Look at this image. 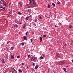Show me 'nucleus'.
Here are the masks:
<instances>
[{
    "instance_id": "obj_2",
    "label": "nucleus",
    "mask_w": 73,
    "mask_h": 73,
    "mask_svg": "<svg viewBox=\"0 0 73 73\" xmlns=\"http://www.w3.org/2000/svg\"><path fill=\"white\" fill-rule=\"evenodd\" d=\"M4 60H5V59L3 58V59H2L1 60V62L3 64H5V61H4Z\"/></svg>"
},
{
    "instance_id": "obj_14",
    "label": "nucleus",
    "mask_w": 73,
    "mask_h": 73,
    "mask_svg": "<svg viewBox=\"0 0 73 73\" xmlns=\"http://www.w3.org/2000/svg\"><path fill=\"white\" fill-rule=\"evenodd\" d=\"M39 17L40 19H42V17L40 15H39Z\"/></svg>"
},
{
    "instance_id": "obj_22",
    "label": "nucleus",
    "mask_w": 73,
    "mask_h": 73,
    "mask_svg": "<svg viewBox=\"0 0 73 73\" xmlns=\"http://www.w3.org/2000/svg\"><path fill=\"white\" fill-rule=\"evenodd\" d=\"M40 59H43L44 58V57L42 56H40Z\"/></svg>"
},
{
    "instance_id": "obj_7",
    "label": "nucleus",
    "mask_w": 73,
    "mask_h": 73,
    "mask_svg": "<svg viewBox=\"0 0 73 73\" xmlns=\"http://www.w3.org/2000/svg\"><path fill=\"white\" fill-rule=\"evenodd\" d=\"M26 25H27V24L25 23L24 24V25H23V28H24L25 27H26Z\"/></svg>"
},
{
    "instance_id": "obj_34",
    "label": "nucleus",
    "mask_w": 73,
    "mask_h": 73,
    "mask_svg": "<svg viewBox=\"0 0 73 73\" xmlns=\"http://www.w3.org/2000/svg\"><path fill=\"white\" fill-rule=\"evenodd\" d=\"M21 64H22V65H24V63H21Z\"/></svg>"
},
{
    "instance_id": "obj_35",
    "label": "nucleus",
    "mask_w": 73,
    "mask_h": 73,
    "mask_svg": "<svg viewBox=\"0 0 73 73\" xmlns=\"http://www.w3.org/2000/svg\"><path fill=\"white\" fill-rule=\"evenodd\" d=\"M34 25L35 26H36V24L34 23Z\"/></svg>"
},
{
    "instance_id": "obj_28",
    "label": "nucleus",
    "mask_w": 73,
    "mask_h": 73,
    "mask_svg": "<svg viewBox=\"0 0 73 73\" xmlns=\"http://www.w3.org/2000/svg\"><path fill=\"white\" fill-rule=\"evenodd\" d=\"M9 42H10V41H9L8 42H7V44H8H8H9Z\"/></svg>"
},
{
    "instance_id": "obj_20",
    "label": "nucleus",
    "mask_w": 73,
    "mask_h": 73,
    "mask_svg": "<svg viewBox=\"0 0 73 73\" xmlns=\"http://www.w3.org/2000/svg\"><path fill=\"white\" fill-rule=\"evenodd\" d=\"M52 5H53V6H55L56 5H55V4L53 3H52Z\"/></svg>"
},
{
    "instance_id": "obj_42",
    "label": "nucleus",
    "mask_w": 73,
    "mask_h": 73,
    "mask_svg": "<svg viewBox=\"0 0 73 73\" xmlns=\"http://www.w3.org/2000/svg\"><path fill=\"white\" fill-rule=\"evenodd\" d=\"M29 57H30V55H29L28 56V58H29Z\"/></svg>"
},
{
    "instance_id": "obj_54",
    "label": "nucleus",
    "mask_w": 73,
    "mask_h": 73,
    "mask_svg": "<svg viewBox=\"0 0 73 73\" xmlns=\"http://www.w3.org/2000/svg\"><path fill=\"white\" fill-rule=\"evenodd\" d=\"M43 57H45V56L44 55V56H43Z\"/></svg>"
},
{
    "instance_id": "obj_16",
    "label": "nucleus",
    "mask_w": 73,
    "mask_h": 73,
    "mask_svg": "<svg viewBox=\"0 0 73 73\" xmlns=\"http://www.w3.org/2000/svg\"><path fill=\"white\" fill-rule=\"evenodd\" d=\"M0 8H3V9H4V10H5V8H4L3 7H0Z\"/></svg>"
},
{
    "instance_id": "obj_15",
    "label": "nucleus",
    "mask_w": 73,
    "mask_h": 73,
    "mask_svg": "<svg viewBox=\"0 0 73 73\" xmlns=\"http://www.w3.org/2000/svg\"><path fill=\"white\" fill-rule=\"evenodd\" d=\"M48 8H50V5H49V4H48Z\"/></svg>"
},
{
    "instance_id": "obj_25",
    "label": "nucleus",
    "mask_w": 73,
    "mask_h": 73,
    "mask_svg": "<svg viewBox=\"0 0 73 73\" xmlns=\"http://www.w3.org/2000/svg\"><path fill=\"white\" fill-rule=\"evenodd\" d=\"M33 41V39H31V42H32V41Z\"/></svg>"
},
{
    "instance_id": "obj_58",
    "label": "nucleus",
    "mask_w": 73,
    "mask_h": 73,
    "mask_svg": "<svg viewBox=\"0 0 73 73\" xmlns=\"http://www.w3.org/2000/svg\"><path fill=\"white\" fill-rule=\"evenodd\" d=\"M72 13H73V12H72Z\"/></svg>"
},
{
    "instance_id": "obj_10",
    "label": "nucleus",
    "mask_w": 73,
    "mask_h": 73,
    "mask_svg": "<svg viewBox=\"0 0 73 73\" xmlns=\"http://www.w3.org/2000/svg\"><path fill=\"white\" fill-rule=\"evenodd\" d=\"M63 69L64 71H65L66 72V68H63Z\"/></svg>"
},
{
    "instance_id": "obj_50",
    "label": "nucleus",
    "mask_w": 73,
    "mask_h": 73,
    "mask_svg": "<svg viewBox=\"0 0 73 73\" xmlns=\"http://www.w3.org/2000/svg\"><path fill=\"white\" fill-rule=\"evenodd\" d=\"M3 3H4V2H5V1H3Z\"/></svg>"
},
{
    "instance_id": "obj_29",
    "label": "nucleus",
    "mask_w": 73,
    "mask_h": 73,
    "mask_svg": "<svg viewBox=\"0 0 73 73\" xmlns=\"http://www.w3.org/2000/svg\"><path fill=\"white\" fill-rule=\"evenodd\" d=\"M14 27H18V25H15L14 26Z\"/></svg>"
},
{
    "instance_id": "obj_5",
    "label": "nucleus",
    "mask_w": 73,
    "mask_h": 73,
    "mask_svg": "<svg viewBox=\"0 0 73 73\" xmlns=\"http://www.w3.org/2000/svg\"><path fill=\"white\" fill-rule=\"evenodd\" d=\"M38 65L37 64L36 65L35 67V69L36 70L38 68Z\"/></svg>"
},
{
    "instance_id": "obj_52",
    "label": "nucleus",
    "mask_w": 73,
    "mask_h": 73,
    "mask_svg": "<svg viewBox=\"0 0 73 73\" xmlns=\"http://www.w3.org/2000/svg\"><path fill=\"white\" fill-rule=\"evenodd\" d=\"M3 9H3V8L1 9V10H3Z\"/></svg>"
},
{
    "instance_id": "obj_53",
    "label": "nucleus",
    "mask_w": 73,
    "mask_h": 73,
    "mask_svg": "<svg viewBox=\"0 0 73 73\" xmlns=\"http://www.w3.org/2000/svg\"><path fill=\"white\" fill-rule=\"evenodd\" d=\"M12 73H14V71H12Z\"/></svg>"
},
{
    "instance_id": "obj_39",
    "label": "nucleus",
    "mask_w": 73,
    "mask_h": 73,
    "mask_svg": "<svg viewBox=\"0 0 73 73\" xmlns=\"http://www.w3.org/2000/svg\"><path fill=\"white\" fill-rule=\"evenodd\" d=\"M32 1H33V3L35 2V1H34V0H32Z\"/></svg>"
},
{
    "instance_id": "obj_62",
    "label": "nucleus",
    "mask_w": 73,
    "mask_h": 73,
    "mask_svg": "<svg viewBox=\"0 0 73 73\" xmlns=\"http://www.w3.org/2000/svg\"><path fill=\"white\" fill-rule=\"evenodd\" d=\"M31 50L32 51V50Z\"/></svg>"
},
{
    "instance_id": "obj_21",
    "label": "nucleus",
    "mask_w": 73,
    "mask_h": 73,
    "mask_svg": "<svg viewBox=\"0 0 73 73\" xmlns=\"http://www.w3.org/2000/svg\"><path fill=\"white\" fill-rule=\"evenodd\" d=\"M18 14L20 15H21V13L19 12L18 13Z\"/></svg>"
},
{
    "instance_id": "obj_27",
    "label": "nucleus",
    "mask_w": 73,
    "mask_h": 73,
    "mask_svg": "<svg viewBox=\"0 0 73 73\" xmlns=\"http://www.w3.org/2000/svg\"><path fill=\"white\" fill-rule=\"evenodd\" d=\"M55 27H56V28H58V26H56V25H55Z\"/></svg>"
},
{
    "instance_id": "obj_1",
    "label": "nucleus",
    "mask_w": 73,
    "mask_h": 73,
    "mask_svg": "<svg viewBox=\"0 0 73 73\" xmlns=\"http://www.w3.org/2000/svg\"><path fill=\"white\" fill-rule=\"evenodd\" d=\"M35 58H36V57H35V56H33L31 57V60L32 61H35Z\"/></svg>"
},
{
    "instance_id": "obj_43",
    "label": "nucleus",
    "mask_w": 73,
    "mask_h": 73,
    "mask_svg": "<svg viewBox=\"0 0 73 73\" xmlns=\"http://www.w3.org/2000/svg\"><path fill=\"white\" fill-rule=\"evenodd\" d=\"M33 65H34V66H35V63H33Z\"/></svg>"
},
{
    "instance_id": "obj_12",
    "label": "nucleus",
    "mask_w": 73,
    "mask_h": 73,
    "mask_svg": "<svg viewBox=\"0 0 73 73\" xmlns=\"http://www.w3.org/2000/svg\"><path fill=\"white\" fill-rule=\"evenodd\" d=\"M33 4L34 5H35V6H37V4L35 3V2L33 3Z\"/></svg>"
},
{
    "instance_id": "obj_59",
    "label": "nucleus",
    "mask_w": 73,
    "mask_h": 73,
    "mask_svg": "<svg viewBox=\"0 0 73 73\" xmlns=\"http://www.w3.org/2000/svg\"><path fill=\"white\" fill-rule=\"evenodd\" d=\"M3 0H1V1H3Z\"/></svg>"
},
{
    "instance_id": "obj_19",
    "label": "nucleus",
    "mask_w": 73,
    "mask_h": 73,
    "mask_svg": "<svg viewBox=\"0 0 73 73\" xmlns=\"http://www.w3.org/2000/svg\"><path fill=\"white\" fill-rule=\"evenodd\" d=\"M21 44L23 46L24 45V42L22 43Z\"/></svg>"
},
{
    "instance_id": "obj_47",
    "label": "nucleus",
    "mask_w": 73,
    "mask_h": 73,
    "mask_svg": "<svg viewBox=\"0 0 73 73\" xmlns=\"http://www.w3.org/2000/svg\"><path fill=\"white\" fill-rule=\"evenodd\" d=\"M62 64H64V62H62Z\"/></svg>"
},
{
    "instance_id": "obj_57",
    "label": "nucleus",
    "mask_w": 73,
    "mask_h": 73,
    "mask_svg": "<svg viewBox=\"0 0 73 73\" xmlns=\"http://www.w3.org/2000/svg\"><path fill=\"white\" fill-rule=\"evenodd\" d=\"M42 56H44V54H42Z\"/></svg>"
},
{
    "instance_id": "obj_41",
    "label": "nucleus",
    "mask_w": 73,
    "mask_h": 73,
    "mask_svg": "<svg viewBox=\"0 0 73 73\" xmlns=\"http://www.w3.org/2000/svg\"><path fill=\"white\" fill-rule=\"evenodd\" d=\"M21 2H19V3H18V4H21Z\"/></svg>"
},
{
    "instance_id": "obj_11",
    "label": "nucleus",
    "mask_w": 73,
    "mask_h": 73,
    "mask_svg": "<svg viewBox=\"0 0 73 73\" xmlns=\"http://www.w3.org/2000/svg\"><path fill=\"white\" fill-rule=\"evenodd\" d=\"M40 42H41V41H42V37H40Z\"/></svg>"
},
{
    "instance_id": "obj_38",
    "label": "nucleus",
    "mask_w": 73,
    "mask_h": 73,
    "mask_svg": "<svg viewBox=\"0 0 73 73\" xmlns=\"http://www.w3.org/2000/svg\"><path fill=\"white\" fill-rule=\"evenodd\" d=\"M19 24H22V22H20V23H19Z\"/></svg>"
},
{
    "instance_id": "obj_8",
    "label": "nucleus",
    "mask_w": 73,
    "mask_h": 73,
    "mask_svg": "<svg viewBox=\"0 0 73 73\" xmlns=\"http://www.w3.org/2000/svg\"><path fill=\"white\" fill-rule=\"evenodd\" d=\"M28 19H29V17H27L25 18L26 20H28Z\"/></svg>"
},
{
    "instance_id": "obj_61",
    "label": "nucleus",
    "mask_w": 73,
    "mask_h": 73,
    "mask_svg": "<svg viewBox=\"0 0 73 73\" xmlns=\"http://www.w3.org/2000/svg\"><path fill=\"white\" fill-rule=\"evenodd\" d=\"M50 13H51L50 12Z\"/></svg>"
},
{
    "instance_id": "obj_45",
    "label": "nucleus",
    "mask_w": 73,
    "mask_h": 73,
    "mask_svg": "<svg viewBox=\"0 0 73 73\" xmlns=\"http://www.w3.org/2000/svg\"><path fill=\"white\" fill-rule=\"evenodd\" d=\"M66 67H67V68H69V66H66Z\"/></svg>"
},
{
    "instance_id": "obj_46",
    "label": "nucleus",
    "mask_w": 73,
    "mask_h": 73,
    "mask_svg": "<svg viewBox=\"0 0 73 73\" xmlns=\"http://www.w3.org/2000/svg\"><path fill=\"white\" fill-rule=\"evenodd\" d=\"M4 50H6V49H5V48H4Z\"/></svg>"
},
{
    "instance_id": "obj_26",
    "label": "nucleus",
    "mask_w": 73,
    "mask_h": 73,
    "mask_svg": "<svg viewBox=\"0 0 73 73\" xmlns=\"http://www.w3.org/2000/svg\"><path fill=\"white\" fill-rule=\"evenodd\" d=\"M59 54H57V56L58 58V57H60V56H59Z\"/></svg>"
},
{
    "instance_id": "obj_60",
    "label": "nucleus",
    "mask_w": 73,
    "mask_h": 73,
    "mask_svg": "<svg viewBox=\"0 0 73 73\" xmlns=\"http://www.w3.org/2000/svg\"><path fill=\"white\" fill-rule=\"evenodd\" d=\"M56 59H57V58H56Z\"/></svg>"
},
{
    "instance_id": "obj_4",
    "label": "nucleus",
    "mask_w": 73,
    "mask_h": 73,
    "mask_svg": "<svg viewBox=\"0 0 73 73\" xmlns=\"http://www.w3.org/2000/svg\"><path fill=\"white\" fill-rule=\"evenodd\" d=\"M23 38L24 40H27V36H24Z\"/></svg>"
},
{
    "instance_id": "obj_31",
    "label": "nucleus",
    "mask_w": 73,
    "mask_h": 73,
    "mask_svg": "<svg viewBox=\"0 0 73 73\" xmlns=\"http://www.w3.org/2000/svg\"><path fill=\"white\" fill-rule=\"evenodd\" d=\"M72 26H69V27L70 28H72Z\"/></svg>"
},
{
    "instance_id": "obj_49",
    "label": "nucleus",
    "mask_w": 73,
    "mask_h": 73,
    "mask_svg": "<svg viewBox=\"0 0 73 73\" xmlns=\"http://www.w3.org/2000/svg\"><path fill=\"white\" fill-rule=\"evenodd\" d=\"M72 63H73V59L72 60Z\"/></svg>"
},
{
    "instance_id": "obj_56",
    "label": "nucleus",
    "mask_w": 73,
    "mask_h": 73,
    "mask_svg": "<svg viewBox=\"0 0 73 73\" xmlns=\"http://www.w3.org/2000/svg\"><path fill=\"white\" fill-rule=\"evenodd\" d=\"M33 25H34V23H33Z\"/></svg>"
},
{
    "instance_id": "obj_51",
    "label": "nucleus",
    "mask_w": 73,
    "mask_h": 73,
    "mask_svg": "<svg viewBox=\"0 0 73 73\" xmlns=\"http://www.w3.org/2000/svg\"><path fill=\"white\" fill-rule=\"evenodd\" d=\"M0 3H1V1H0Z\"/></svg>"
},
{
    "instance_id": "obj_18",
    "label": "nucleus",
    "mask_w": 73,
    "mask_h": 73,
    "mask_svg": "<svg viewBox=\"0 0 73 73\" xmlns=\"http://www.w3.org/2000/svg\"><path fill=\"white\" fill-rule=\"evenodd\" d=\"M46 35H43L42 37H43L44 38V37H46Z\"/></svg>"
},
{
    "instance_id": "obj_48",
    "label": "nucleus",
    "mask_w": 73,
    "mask_h": 73,
    "mask_svg": "<svg viewBox=\"0 0 73 73\" xmlns=\"http://www.w3.org/2000/svg\"><path fill=\"white\" fill-rule=\"evenodd\" d=\"M1 4H2L3 5V3L1 2Z\"/></svg>"
},
{
    "instance_id": "obj_55",
    "label": "nucleus",
    "mask_w": 73,
    "mask_h": 73,
    "mask_svg": "<svg viewBox=\"0 0 73 73\" xmlns=\"http://www.w3.org/2000/svg\"><path fill=\"white\" fill-rule=\"evenodd\" d=\"M27 68H28V66H27Z\"/></svg>"
},
{
    "instance_id": "obj_23",
    "label": "nucleus",
    "mask_w": 73,
    "mask_h": 73,
    "mask_svg": "<svg viewBox=\"0 0 73 73\" xmlns=\"http://www.w3.org/2000/svg\"><path fill=\"white\" fill-rule=\"evenodd\" d=\"M29 1L30 2V4H32V1H31V0H29Z\"/></svg>"
},
{
    "instance_id": "obj_6",
    "label": "nucleus",
    "mask_w": 73,
    "mask_h": 73,
    "mask_svg": "<svg viewBox=\"0 0 73 73\" xmlns=\"http://www.w3.org/2000/svg\"><path fill=\"white\" fill-rule=\"evenodd\" d=\"M7 5V3H6V2H4V3H3V5L4 6H5V7H6V5Z\"/></svg>"
},
{
    "instance_id": "obj_3",
    "label": "nucleus",
    "mask_w": 73,
    "mask_h": 73,
    "mask_svg": "<svg viewBox=\"0 0 73 73\" xmlns=\"http://www.w3.org/2000/svg\"><path fill=\"white\" fill-rule=\"evenodd\" d=\"M11 58L12 60H13V59H14L15 58V56L13 55H12L11 56Z\"/></svg>"
},
{
    "instance_id": "obj_36",
    "label": "nucleus",
    "mask_w": 73,
    "mask_h": 73,
    "mask_svg": "<svg viewBox=\"0 0 73 73\" xmlns=\"http://www.w3.org/2000/svg\"><path fill=\"white\" fill-rule=\"evenodd\" d=\"M66 45H67L66 44H65L64 45V46H66Z\"/></svg>"
},
{
    "instance_id": "obj_9",
    "label": "nucleus",
    "mask_w": 73,
    "mask_h": 73,
    "mask_svg": "<svg viewBox=\"0 0 73 73\" xmlns=\"http://www.w3.org/2000/svg\"><path fill=\"white\" fill-rule=\"evenodd\" d=\"M13 49H14V47H12L11 48L10 50H13Z\"/></svg>"
},
{
    "instance_id": "obj_40",
    "label": "nucleus",
    "mask_w": 73,
    "mask_h": 73,
    "mask_svg": "<svg viewBox=\"0 0 73 73\" xmlns=\"http://www.w3.org/2000/svg\"><path fill=\"white\" fill-rule=\"evenodd\" d=\"M37 21V19H36L35 20V21L36 22V21Z\"/></svg>"
},
{
    "instance_id": "obj_30",
    "label": "nucleus",
    "mask_w": 73,
    "mask_h": 73,
    "mask_svg": "<svg viewBox=\"0 0 73 73\" xmlns=\"http://www.w3.org/2000/svg\"><path fill=\"white\" fill-rule=\"evenodd\" d=\"M6 50H9V49H8V48L7 47H6L5 48Z\"/></svg>"
},
{
    "instance_id": "obj_24",
    "label": "nucleus",
    "mask_w": 73,
    "mask_h": 73,
    "mask_svg": "<svg viewBox=\"0 0 73 73\" xmlns=\"http://www.w3.org/2000/svg\"><path fill=\"white\" fill-rule=\"evenodd\" d=\"M19 72H22V70L21 69H19Z\"/></svg>"
},
{
    "instance_id": "obj_13",
    "label": "nucleus",
    "mask_w": 73,
    "mask_h": 73,
    "mask_svg": "<svg viewBox=\"0 0 73 73\" xmlns=\"http://www.w3.org/2000/svg\"><path fill=\"white\" fill-rule=\"evenodd\" d=\"M31 9H29V10H27V12H28L29 13H30L31 12Z\"/></svg>"
},
{
    "instance_id": "obj_44",
    "label": "nucleus",
    "mask_w": 73,
    "mask_h": 73,
    "mask_svg": "<svg viewBox=\"0 0 73 73\" xmlns=\"http://www.w3.org/2000/svg\"><path fill=\"white\" fill-rule=\"evenodd\" d=\"M29 17H32V15H30L29 16Z\"/></svg>"
},
{
    "instance_id": "obj_17",
    "label": "nucleus",
    "mask_w": 73,
    "mask_h": 73,
    "mask_svg": "<svg viewBox=\"0 0 73 73\" xmlns=\"http://www.w3.org/2000/svg\"><path fill=\"white\" fill-rule=\"evenodd\" d=\"M28 31H27L26 33V36H27L28 35Z\"/></svg>"
},
{
    "instance_id": "obj_37",
    "label": "nucleus",
    "mask_w": 73,
    "mask_h": 73,
    "mask_svg": "<svg viewBox=\"0 0 73 73\" xmlns=\"http://www.w3.org/2000/svg\"><path fill=\"white\" fill-rule=\"evenodd\" d=\"M57 4H60V2H57Z\"/></svg>"
},
{
    "instance_id": "obj_32",
    "label": "nucleus",
    "mask_w": 73,
    "mask_h": 73,
    "mask_svg": "<svg viewBox=\"0 0 73 73\" xmlns=\"http://www.w3.org/2000/svg\"><path fill=\"white\" fill-rule=\"evenodd\" d=\"M22 5H23L22 4H21L20 5V7H22Z\"/></svg>"
},
{
    "instance_id": "obj_63",
    "label": "nucleus",
    "mask_w": 73,
    "mask_h": 73,
    "mask_svg": "<svg viewBox=\"0 0 73 73\" xmlns=\"http://www.w3.org/2000/svg\"><path fill=\"white\" fill-rule=\"evenodd\" d=\"M39 24H40V23H39Z\"/></svg>"
},
{
    "instance_id": "obj_33",
    "label": "nucleus",
    "mask_w": 73,
    "mask_h": 73,
    "mask_svg": "<svg viewBox=\"0 0 73 73\" xmlns=\"http://www.w3.org/2000/svg\"><path fill=\"white\" fill-rule=\"evenodd\" d=\"M17 58H20V56H17Z\"/></svg>"
}]
</instances>
